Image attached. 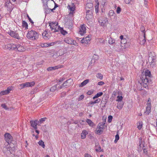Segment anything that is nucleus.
I'll return each mask as SVG.
<instances>
[{
    "label": "nucleus",
    "mask_w": 157,
    "mask_h": 157,
    "mask_svg": "<svg viewBox=\"0 0 157 157\" xmlns=\"http://www.w3.org/2000/svg\"><path fill=\"white\" fill-rule=\"evenodd\" d=\"M148 60L151 66L153 67L155 65L156 61V58L155 54L154 52H151L149 55Z\"/></svg>",
    "instance_id": "f257e3e1"
},
{
    "label": "nucleus",
    "mask_w": 157,
    "mask_h": 157,
    "mask_svg": "<svg viewBox=\"0 0 157 157\" xmlns=\"http://www.w3.org/2000/svg\"><path fill=\"white\" fill-rule=\"evenodd\" d=\"M140 79L142 81L143 84V85L145 88L148 85L151 84L152 83L151 78L142 76V75L140 77Z\"/></svg>",
    "instance_id": "f03ea898"
},
{
    "label": "nucleus",
    "mask_w": 157,
    "mask_h": 157,
    "mask_svg": "<svg viewBox=\"0 0 157 157\" xmlns=\"http://www.w3.org/2000/svg\"><path fill=\"white\" fill-rule=\"evenodd\" d=\"M105 123H103L102 124H99L96 129V133L97 134L100 135L101 134L103 131V129L105 127Z\"/></svg>",
    "instance_id": "7ed1b4c3"
},
{
    "label": "nucleus",
    "mask_w": 157,
    "mask_h": 157,
    "mask_svg": "<svg viewBox=\"0 0 157 157\" xmlns=\"http://www.w3.org/2000/svg\"><path fill=\"white\" fill-rule=\"evenodd\" d=\"M5 140L8 144L13 143V137L11 135L8 133H6L4 135Z\"/></svg>",
    "instance_id": "20e7f679"
},
{
    "label": "nucleus",
    "mask_w": 157,
    "mask_h": 157,
    "mask_svg": "<svg viewBox=\"0 0 157 157\" xmlns=\"http://www.w3.org/2000/svg\"><path fill=\"white\" fill-rule=\"evenodd\" d=\"M43 4V7L46 13L48 14L50 13V10L48 7L47 4L48 0H42Z\"/></svg>",
    "instance_id": "39448f33"
},
{
    "label": "nucleus",
    "mask_w": 157,
    "mask_h": 157,
    "mask_svg": "<svg viewBox=\"0 0 157 157\" xmlns=\"http://www.w3.org/2000/svg\"><path fill=\"white\" fill-rule=\"evenodd\" d=\"M98 21L101 26H104L106 23L107 22L108 20L105 17H100L99 18Z\"/></svg>",
    "instance_id": "423d86ee"
},
{
    "label": "nucleus",
    "mask_w": 157,
    "mask_h": 157,
    "mask_svg": "<svg viewBox=\"0 0 157 157\" xmlns=\"http://www.w3.org/2000/svg\"><path fill=\"white\" fill-rule=\"evenodd\" d=\"M15 47H16V45L13 44H10L5 45L3 48L6 49H8L9 50H13L15 49Z\"/></svg>",
    "instance_id": "0eeeda50"
},
{
    "label": "nucleus",
    "mask_w": 157,
    "mask_h": 157,
    "mask_svg": "<svg viewBox=\"0 0 157 157\" xmlns=\"http://www.w3.org/2000/svg\"><path fill=\"white\" fill-rule=\"evenodd\" d=\"M67 7L70 11V14H73L75 13L74 11L75 10V7L74 3H71V5H68Z\"/></svg>",
    "instance_id": "6e6552de"
},
{
    "label": "nucleus",
    "mask_w": 157,
    "mask_h": 157,
    "mask_svg": "<svg viewBox=\"0 0 157 157\" xmlns=\"http://www.w3.org/2000/svg\"><path fill=\"white\" fill-rule=\"evenodd\" d=\"M78 33L81 35H83L86 33V28L84 25L80 26Z\"/></svg>",
    "instance_id": "1a4fd4ad"
},
{
    "label": "nucleus",
    "mask_w": 157,
    "mask_h": 157,
    "mask_svg": "<svg viewBox=\"0 0 157 157\" xmlns=\"http://www.w3.org/2000/svg\"><path fill=\"white\" fill-rule=\"evenodd\" d=\"M143 76L144 77H146L151 78L152 77V76L151 73L150 71L149 70H147L145 71L144 73H143Z\"/></svg>",
    "instance_id": "9d476101"
},
{
    "label": "nucleus",
    "mask_w": 157,
    "mask_h": 157,
    "mask_svg": "<svg viewBox=\"0 0 157 157\" xmlns=\"http://www.w3.org/2000/svg\"><path fill=\"white\" fill-rule=\"evenodd\" d=\"M34 33H35V31L31 30L29 31L27 35V37L28 38L30 39L31 40H33V36Z\"/></svg>",
    "instance_id": "9b49d317"
},
{
    "label": "nucleus",
    "mask_w": 157,
    "mask_h": 157,
    "mask_svg": "<svg viewBox=\"0 0 157 157\" xmlns=\"http://www.w3.org/2000/svg\"><path fill=\"white\" fill-rule=\"evenodd\" d=\"M39 121L38 120H35V121H31L30 123L31 126L33 127L35 129H37L36 126L38 125Z\"/></svg>",
    "instance_id": "f8f14e48"
},
{
    "label": "nucleus",
    "mask_w": 157,
    "mask_h": 157,
    "mask_svg": "<svg viewBox=\"0 0 157 157\" xmlns=\"http://www.w3.org/2000/svg\"><path fill=\"white\" fill-rule=\"evenodd\" d=\"M90 36L89 35L85 37H84L81 40V42L82 44L85 43L86 44H87L90 40Z\"/></svg>",
    "instance_id": "ddd939ff"
},
{
    "label": "nucleus",
    "mask_w": 157,
    "mask_h": 157,
    "mask_svg": "<svg viewBox=\"0 0 157 157\" xmlns=\"http://www.w3.org/2000/svg\"><path fill=\"white\" fill-rule=\"evenodd\" d=\"M17 49L18 51L20 52H23L25 50V49L24 47L20 44L16 45V47H15V49Z\"/></svg>",
    "instance_id": "4468645a"
},
{
    "label": "nucleus",
    "mask_w": 157,
    "mask_h": 157,
    "mask_svg": "<svg viewBox=\"0 0 157 157\" xmlns=\"http://www.w3.org/2000/svg\"><path fill=\"white\" fill-rule=\"evenodd\" d=\"M93 4L91 3H87L86 5V9L87 11L86 13L88 12L89 11L92 10L93 8Z\"/></svg>",
    "instance_id": "2eb2a0df"
},
{
    "label": "nucleus",
    "mask_w": 157,
    "mask_h": 157,
    "mask_svg": "<svg viewBox=\"0 0 157 157\" xmlns=\"http://www.w3.org/2000/svg\"><path fill=\"white\" fill-rule=\"evenodd\" d=\"M62 67V66H57L55 67H49L47 69V70L48 71H50L52 70H55L56 69H58L59 68H60Z\"/></svg>",
    "instance_id": "dca6fc26"
},
{
    "label": "nucleus",
    "mask_w": 157,
    "mask_h": 157,
    "mask_svg": "<svg viewBox=\"0 0 157 157\" xmlns=\"http://www.w3.org/2000/svg\"><path fill=\"white\" fill-rule=\"evenodd\" d=\"M10 34L11 36L17 38V39L19 38V35L15 32L11 31L10 32Z\"/></svg>",
    "instance_id": "f3484780"
},
{
    "label": "nucleus",
    "mask_w": 157,
    "mask_h": 157,
    "mask_svg": "<svg viewBox=\"0 0 157 157\" xmlns=\"http://www.w3.org/2000/svg\"><path fill=\"white\" fill-rule=\"evenodd\" d=\"M73 40L72 38L68 37L65 38L64 41L66 43L70 44H71L72 43Z\"/></svg>",
    "instance_id": "a211bd4d"
},
{
    "label": "nucleus",
    "mask_w": 157,
    "mask_h": 157,
    "mask_svg": "<svg viewBox=\"0 0 157 157\" xmlns=\"http://www.w3.org/2000/svg\"><path fill=\"white\" fill-rule=\"evenodd\" d=\"M88 134V132L86 130H84L82 131L81 134V138L84 139L86 138V135Z\"/></svg>",
    "instance_id": "6ab92c4d"
},
{
    "label": "nucleus",
    "mask_w": 157,
    "mask_h": 157,
    "mask_svg": "<svg viewBox=\"0 0 157 157\" xmlns=\"http://www.w3.org/2000/svg\"><path fill=\"white\" fill-rule=\"evenodd\" d=\"M24 84L25 87L29 86H32L34 85L35 83L34 82H27Z\"/></svg>",
    "instance_id": "aec40b11"
},
{
    "label": "nucleus",
    "mask_w": 157,
    "mask_h": 157,
    "mask_svg": "<svg viewBox=\"0 0 157 157\" xmlns=\"http://www.w3.org/2000/svg\"><path fill=\"white\" fill-rule=\"evenodd\" d=\"M115 40L111 37H110L108 41L109 44H110L112 45L115 44Z\"/></svg>",
    "instance_id": "412c9836"
},
{
    "label": "nucleus",
    "mask_w": 157,
    "mask_h": 157,
    "mask_svg": "<svg viewBox=\"0 0 157 157\" xmlns=\"http://www.w3.org/2000/svg\"><path fill=\"white\" fill-rule=\"evenodd\" d=\"M123 105L124 103L123 102H122L121 101L117 103V108L119 109H121L123 107Z\"/></svg>",
    "instance_id": "4be33fe9"
},
{
    "label": "nucleus",
    "mask_w": 157,
    "mask_h": 157,
    "mask_svg": "<svg viewBox=\"0 0 157 157\" xmlns=\"http://www.w3.org/2000/svg\"><path fill=\"white\" fill-rule=\"evenodd\" d=\"M103 93L102 92H100L99 93H97V94L95 95L93 97V99H95L97 98L98 97L101 96L103 95Z\"/></svg>",
    "instance_id": "5701e85b"
},
{
    "label": "nucleus",
    "mask_w": 157,
    "mask_h": 157,
    "mask_svg": "<svg viewBox=\"0 0 157 157\" xmlns=\"http://www.w3.org/2000/svg\"><path fill=\"white\" fill-rule=\"evenodd\" d=\"M22 26L23 28H25V29H28V25L26 22L25 21H23L22 22Z\"/></svg>",
    "instance_id": "b1692460"
},
{
    "label": "nucleus",
    "mask_w": 157,
    "mask_h": 157,
    "mask_svg": "<svg viewBox=\"0 0 157 157\" xmlns=\"http://www.w3.org/2000/svg\"><path fill=\"white\" fill-rule=\"evenodd\" d=\"M58 25V23L56 22H52L49 23V26H50V28L52 27L53 28L54 27V26L55 27L56 26H57Z\"/></svg>",
    "instance_id": "393cba45"
},
{
    "label": "nucleus",
    "mask_w": 157,
    "mask_h": 157,
    "mask_svg": "<svg viewBox=\"0 0 157 157\" xmlns=\"http://www.w3.org/2000/svg\"><path fill=\"white\" fill-rule=\"evenodd\" d=\"M89 82V79H86L82 82L80 85V86L81 87L87 84Z\"/></svg>",
    "instance_id": "a878e982"
},
{
    "label": "nucleus",
    "mask_w": 157,
    "mask_h": 157,
    "mask_svg": "<svg viewBox=\"0 0 157 157\" xmlns=\"http://www.w3.org/2000/svg\"><path fill=\"white\" fill-rule=\"evenodd\" d=\"M143 123L142 121L139 122L137 123V128L139 130L141 129L142 127Z\"/></svg>",
    "instance_id": "bb28decb"
},
{
    "label": "nucleus",
    "mask_w": 157,
    "mask_h": 157,
    "mask_svg": "<svg viewBox=\"0 0 157 157\" xmlns=\"http://www.w3.org/2000/svg\"><path fill=\"white\" fill-rule=\"evenodd\" d=\"M86 121L90 126L93 127L94 126V123L90 120L87 119Z\"/></svg>",
    "instance_id": "cd10ccee"
},
{
    "label": "nucleus",
    "mask_w": 157,
    "mask_h": 157,
    "mask_svg": "<svg viewBox=\"0 0 157 157\" xmlns=\"http://www.w3.org/2000/svg\"><path fill=\"white\" fill-rule=\"evenodd\" d=\"M144 31H143V32L144 33ZM146 37L145 36V34L144 33V39L142 40L141 41H140V44L141 45H143L146 42Z\"/></svg>",
    "instance_id": "c85d7f7f"
},
{
    "label": "nucleus",
    "mask_w": 157,
    "mask_h": 157,
    "mask_svg": "<svg viewBox=\"0 0 157 157\" xmlns=\"http://www.w3.org/2000/svg\"><path fill=\"white\" fill-rule=\"evenodd\" d=\"M60 31L61 33L63 35H65L67 33V32L66 31L64 30L63 28L61 27V28H60Z\"/></svg>",
    "instance_id": "c756f323"
},
{
    "label": "nucleus",
    "mask_w": 157,
    "mask_h": 157,
    "mask_svg": "<svg viewBox=\"0 0 157 157\" xmlns=\"http://www.w3.org/2000/svg\"><path fill=\"white\" fill-rule=\"evenodd\" d=\"M8 94V91H7L6 90L2 91L0 93V96H1L3 95H6Z\"/></svg>",
    "instance_id": "7c9ffc66"
},
{
    "label": "nucleus",
    "mask_w": 157,
    "mask_h": 157,
    "mask_svg": "<svg viewBox=\"0 0 157 157\" xmlns=\"http://www.w3.org/2000/svg\"><path fill=\"white\" fill-rule=\"evenodd\" d=\"M144 147L143 145L142 144H140V145L137 147V150L138 151H141L143 149V147Z\"/></svg>",
    "instance_id": "2f4dec72"
},
{
    "label": "nucleus",
    "mask_w": 157,
    "mask_h": 157,
    "mask_svg": "<svg viewBox=\"0 0 157 157\" xmlns=\"http://www.w3.org/2000/svg\"><path fill=\"white\" fill-rule=\"evenodd\" d=\"M59 84H57L56 85L52 87H51L50 89V90L51 91L53 92L57 88V86H58Z\"/></svg>",
    "instance_id": "473e14b6"
},
{
    "label": "nucleus",
    "mask_w": 157,
    "mask_h": 157,
    "mask_svg": "<svg viewBox=\"0 0 157 157\" xmlns=\"http://www.w3.org/2000/svg\"><path fill=\"white\" fill-rule=\"evenodd\" d=\"M33 36V40L38 39V34L35 31V33H34Z\"/></svg>",
    "instance_id": "72a5a7b5"
},
{
    "label": "nucleus",
    "mask_w": 157,
    "mask_h": 157,
    "mask_svg": "<svg viewBox=\"0 0 157 157\" xmlns=\"http://www.w3.org/2000/svg\"><path fill=\"white\" fill-rule=\"evenodd\" d=\"M99 3L97 2V5L95 6V11L96 13H97L98 12Z\"/></svg>",
    "instance_id": "f704fd0d"
},
{
    "label": "nucleus",
    "mask_w": 157,
    "mask_h": 157,
    "mask_svg": "<svg viewBox=\"0 0 157 157\" xmlns=\"http://www.w3.org/2000/svg\"><path fill=\"white\" fill-rule=\"evenodd\" d=\"M117 99L116 100V101H118L119 102L121 101L123 99V97L122 96H117Z\"/></svg>",
    "instance_id": "c9c22d12"
},
{
    "label": "nucleus",
    "mask_w": 157,
    "mask_h": 157,
    "mask_svg": "<svg viewBox=\"0 0 157 157\" xmlns=\"http://www.w3.org/2000/svg\"><path fill=\"white\" fill-rule=\"evenodd\" d=\"M96 76L97 78L100 79H102L103 78V75L101 73H98L96 75Z\"/></svg>",
    "instance_id": "e433bc0d"
},
{
    "label": "nucleus",
    "mask_w": 157,
    "mask_h": 157,
    "mask_svg": "<svg viewBox=\"0 0 157 157\" xmlns=\"http://www.w3.org/2000/svg\"><path fill=\"white\" fill-rule=\"evenodd\" d=\"M106 3L105 0H104L101 3V5H100V7L101 8V10L102 12H103V8L104 7V5H105V3Z\"/></svg>",
    "instance_id": "4c0bfd02"
},
{
    "label": "nucleus",
    "mask_w": 157,
    "mask_h": 157,
    "mask_svg": "<svg viewBox=\"0 0 157 157\" xmlns=\"http://www.w3.org/2000/svg\"><path fill=\"white\" fill-rule=\"evenodd\" d=\"M119 139V135L117 133V134L115 136V139L114 140V143H116L117 141Z\"/></svg>",
    "instance_id": "58836bf2"
},
{
    "label": "nucleus",
    "mask_w": 157,
    "mask_h": 157,
    "mask_svg": "<svg viewBox=\"0 0 157 157\" xmlns=\"http://www.w3.org/2000/svg\"><path fill=\"white\" fill-rule=\"evenodd\" d=\"M42 34L43 38L45 39H47V36H46V35H48V33H47V32H44Z\"/></svg>",
    "instance_id": "ea45409f"
},
{
    "label": "nucleus",
    "mask_w": 157,
    "mask_h": 157,
    "mask_svg": "<svg viewBox=\"0 0 157 157\" xmlns=\"http://www.w3.org/2000/svg\"><path fill=\"white\" fill-rule=\"evenodd\" d=\"M98 146V148H96L95 149V150L96 151H101V147L100 146H99L98 145H96L95 147H96V148Z\"/></svg>",
    "instance_id": "a19ab883"
},
{
    "label": "nucleus",
    "mask_w": 157,
    "mask_h": 157,
    "mask_svg": "<svg viewBox=\"0 0 157 157\" xmlns=\"http://www.w3.org/2000/svg\"><path fill=\"white\" fill-rule=\"evenodd\" d=\"M18 87L19 89H21L25 87L24 85V83L19 84L18 86Z\"/></svg>",
    "instance_id": "79ce46f5"
},
{
    "label": "nucleus",
    "mask_w": 157,
    "mask_h": 157,
    "mask_svg": "<svg viewBox=\"0 0 157 157\" xmlns=\"http://www.w3.org/2000/svg\"><path fill=\"white\" fill-rule=\"evenodd\" d=\"M60 28H61L59 26H57L56 28H55V30L53 31V32H58L59 30H60Z\"/></svg>",
    "instance_id": "37998d69"
},
{
    "label": "nucleus",
    "mask_w": 157,
    "mask_h": 157,
    "mask_svg": "<svg viewBox=\"0 0 157 157\" xmlns=\"http://www.w3.org/2000/svg\"><path fill=\"white\" fill-rule=\"evenodd\" d=\"M40 45L42 48L47 47L49 46V45L47 43L41 44H40Z\"/></svg>",
    "instance_id": "c03bdc74"
},
{
    "label": "nucleus",
    "mask_w": 157,
    "mask_h": 157,
    "mask_svg": "<svg viewBox=\"0 0 157 157\" xmlns=\"http://www.w3.org/2000/svg\"><path fill=\"white\" fill-rule=\"evenodd\" d=\"M114 14V11L113 10H110L109 12V15L110 17H111L113 16Z\"/></svg>",
    "instance_id": "a18cd8bd"
},
{
    "label": "nucleus",
    "mask_w": 157,
    "mask_h": 157,
    "mask_svg": "<svg viewBox=\"0 0 157 157\" xmlns=\"http://www.w3.org/2000/svg\"><path fill=\"white\" fill-rule=\"evenodd\" d=\"M47 118L45 117L41 118L40 119V124L43 123L44 121H45L47 120Z\"/></svg>",
    "instance_id": "49530a36"
},
{
    "label": "nucleus",
    "mask_w": 157,
    "mask_h": 157,
    "mask_svg": "<svg viewBox=\"0 0 157 157\" xmlns=\"http://www.w3.org/2000/svg\"><path fill=\"white\" fill-rule=\"evenodd\" d=\"M40 146H42L43 148H44L45 145L44 143L42 140H40Z\"/></svg>",
    "instance_id": "de8ad7c7"
},
{
    "label": "nucleus",
    "mask_w": 157,
    "mask_h": 157,
    "mask_svg": "<svg viewBox=\"0 0 157 157\" xmlns=\"http://www.w3.org/2000/svg\"><path fill=\"white\" fill-rule=\"evenodd\" d=\"M121 11V9L119 6L118 7L117 10H116L117 13V14H119L120 13V12Z\"/></svg>",
    "instance_id": "09e8293b"
},
{
    "label": "nucleus",
    "mask_w": 157,
    "mask_h": 157,
    "mask_svg": "<svg viewBox=\"0 0 157 157\" xmlns=\"http://www.w3.org/2000/svg\"><path fill=\"white\" fill-rule=\"evenodd\" d=\"M151 107H146V111L147 113V114H149V113L151 111Z\"/></svg>",
    "instance_id": "8fccbe9b"
},
{
    "label": "nucleus",
    "mask_w": 157,
    "mask_h": 157,
    "mask_svg": "<svg viewBox=\"0 0 157 157\" xmlns=\"http://www.w3.org/2000/svg\"><path fill=\"white\" fill-rule=\"evenodd\" d=\"M127 42V40L125 39H123L122 40H121V44H125Z\"/></svg>",
    "instance_id": "3c124183"
},
{
    "label": "nucleus",
    "mask_w": 157,
    "mask_h": 157,
    "mask_svg": "<svg viewBox=\"0 0 157 157\" xmlns=\"http://www.w3.org/2000/svg\"><path fill=\"white\" fill-rule=\"evenodd\" d=\"M101 101V99L100 98H98L96 100H95L94 101V104L97 103H99Z\"/></svg>",
    "instance_id": "603ef678"
},
{
    "label": "nucleus",
    "mask_w": 157,
    "mask_h": 157,
    "mask_svg": "<svg viewBox=\"0 0 157 157\" xmlns=\"http://www.w3.org/2000/svg\"><path fill=\"white\" fill-rule=\"evenodd\" d=\"M13 89V87L12 86H9L7 88V91H8V93H9L10 92V91L12 90Z\"/></svg>",
    "instance_id": "864d4df0"
},
{
    "label": "nucleus",
    "mask_w": 157,
    "mask_h": 157,
    "mask_svg": "<svg viewBox=\"0 0 157 157\" xmlns=\"http://www.w3.org/2000/svg\"><path fill=\"white\" fill-rule=\"evenodd\" d=\"M69 81V79L67 80L63 84V85L64 86H67V83H68V82ZM66 88L67 87H66Z\"/></svg>",
    "instance_id": "5fc2aeb1"
},
{
    "label": "nucleus",
    "mask_w": 157,
    "mask_h": 157,
    "mask_svg": "<svg viewBox=\"0 0 157 157\" xmlns=\"http://www.w3.org/2000/svg\"><path fill=\"white\" fill-rule=\"evenodd\" d=\"M113 118V117L112 116L110 115V116H109V117H108V122L109 123H110V122H111L112 120V119Z\"/></svg>",
    "instance_id": "6e6d98bb"
},
{
    "label": "nucleus",
    "mask_w": 157,
    "mask_h": 157,
    "mask_svg": "<svg viewBox=\"0 0 157 157\" xmlns=\"http://www.w3.org/2000/svg\"><path fill=\"white\" fill-rule=\"evenodd\" d=\"M150 101H149V100H148L147 102V106L146 107H151V102H149Z\"/></svg>",
    "instance_id": "4d7b16f0"
},
{
    "label": "nucleus",
    "mask_w": 157,
    "mask_h": 157,
    "mask_svg": "<svg viewBox=\"0 0 157 157\" xmlns=\"http://www.w3.org/2000/svg\"><path fill=\"white\" fill-rule=\"evenodd\" d=\"M1 106L2 107H3V108L5 109L6 110L8 109V108H7V106L5 104H2Z\"/></svg>",
    "instance_id": "13d9d810"
},
{
    "label": "nucleus",
    "mask_w": 157,
    "mask_h": 157,
    "mask_svg": "<svg viewBox=\"0 0 157 157\" xmlns=\"http://www.w3.org/2000/svg\"><path fill=\"white\" fill-rule=\"evenodd\" d=\"M71 44H73L75 46H78V44L76 42V41H74V40H73L72 43Z\"/></svg>",
    "instance_id": "bf43d9fd"
},
{
    "label": "nucleus",
    "mask_w": 157,
    "mask_h": 157,
    "mask_svg": "<svg viewBox=\"0 0 157 157\" xmlns=\"http://www.w3.org/2000/svg\"><path fill=\"white\" fill-rule=\"evenodd\" d=\"M36 132L37 133V135L35 136V138L36 140L38 138L39 136H38V134H39V131L38 130H36Z\"/></svg>",
    "instance_id": "052dcab7"
},
{
    "label": "nucleus",
    "mask_w": 157,
    "mask_h": 157,
    "mask_svg": "<svg viewBox=\"0 0 157 157\" xmlns=\"http://www.w3.org/2000/svg\"><path fill=\"white\" fill-rule=\"evenodd\" d=\"M93 93V91L92 90H89L87 92V94L88 95H90Z\"/></svg>",
    "instance_id": "680f3d73"
},
{
    "label": "nucleus",
    "mask_w": 157,
    "mask_h": 157,
    "mask_svg": "<svg viewBox=\"0 0 157 157\" xmlns=\"http://www.w3.org/2000/svg\"><path fill=\"white\" fill-rule=\"evenodd\" d=\"M84 98V96L83 95H81L78 98L79 100H82Z\"/></svg>",
    "instance_id": "e2e57ef3"
},
{
    "label": "nucleus",
    "mask_w": 157,
    "mask_h": 157,
    "mask_svg": "<svg viewBox=\"0 0 157 157\" xmlns=\"http://www.w3.org/2000/svg\"><path fill=\"white\" fill-rule=\"evenodd\" d=\"M104 83L102 81H100L98 82V84L99 85H102L104 84Z\"/></svg>",
    "instance_id": "0e129e2a"
},
{
    "label": "nucleus",
    "mask_w": 157,
    "mask_h": 157,
    "mask_svg": "<svg viewBox=\"0 0 157 157\" xmlns=\"http://www.w3.org/2000/svg\"><path fill=\"white\" fill-rule=\"evenodd\" d=\"M94 104V103L93 101H91L89 103H88L87 105V106H89L90 105H93Z\"/></svg>",
    "instance_id": "69168bd1"
},
{
    "label": "nucleus",
    "mask_w": 157,
    "mask_h": 157,
    "mask_svg": "<svg viewBox=\"0 0 157 157\" xmlns=\"http://www.w3.org/2000/svg\"><path fill=\"white\" fill-rule=\"evenodd\" d=\"M85 157H92L89 154L87 153L85 154Z\"/></svg>",
    "instance_id": "338daca9"
},
{
    "label": "nucleus",
    "mask_w": 157,
    "mask_h": 157,
    "mask_svg": "<svg viewBox=\"0 0 157 157\" xmlns=\"http://www.w3.org/2000/svg\"><path fill=\"white\" fill-rule=\"evenodd\" d=\"M27 17L28 18V19L29 20V21H30V22L31 23H33V21H32V20H31V19L30 18V17H29V15H27Z\"/></svg>",
    "instance_id": "774afa93"
}]
</instances>
